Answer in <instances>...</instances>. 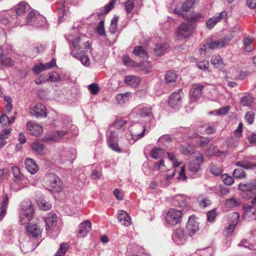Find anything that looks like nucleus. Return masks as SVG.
<instances>
[{"label": "nucleus", "instance_id": "nucleus-1", "mask_svg": "<svg viewBox=\"0 0 256 256\" xmlns=\"http://www.w3.org/2000/svg\"><path fill=\"white\" fill-rule=\"evenodd\" d=\"M66 38L70 44L71 55L80 60L84 66H90V62L88 56L85 54L84 50H80L81 47L79 44L80 38L78 36L70 34L66 36Z\"/></svg>", "mask_w": 256, "mask_h": 256}, {"label": "nucleus", "instance_id": "nucleus-2", "mask_svg": "<svg viewBox=\"0 0 256 256\" xmlns=\"http://www.w3.org/2000/svg\"><path fill=\"white\" fill-rule=\"evenodd\" d=\"M20 218L21 222L29 221L32 216L34 209L32 202L30 200L23 201L20 204Z\"/></svg>", "mask_w": 256, "mask_h": 256}, {"label": "nucleus", "instance_id": "nucleus-3", "mask_svg": "<svg viewBox=\"0 0 256 256\" xmlns=\"http://www.w3.org/2000/svg\"><path fill=\"white\" fill-rule=\"evenodd\" d=\"M46 185L49 190L60 192L62 189V182L60 178L54 174H48L46 176Z\"/></svg>", "mask_w": 256, "mask_h": 256}, {"label": "nucleus", "instance_id": "nucleus-4", "mask_svg": "<svg viewBox=\"0 0 256 256\" xmlns=\"http://www.w3.org/2000/svg\"><path fill=\"white\" fill-rule=\"evenodd\" d=\"M184 93L182 90L180 88L171 93L168 100V104L172 108L178 109L182 106Z\"/></svg>", "mask_w": 256, "mask_h": 256}, {"label": "nucleus", "instance_id": "nucleus-5", "mask_svg": "<svg viewBox=\"0 0 256 256\" xmlns=\"http://www.w3.org/2000/svg\"><path fill=\"white\" fill-rule=\"evenodd\" d=\"M182 214V210L171 208L166 213L165 220L168 224L175 225L181 222Z\"/></svg>", "mask_w": 256, "mask_h": 256}, {"label": "nucleus", "instance_id": "nucleus-6", "mask_svg": "<svg viewBox=\"0 0 256 256\" xmlns=\"http://www.w3.org/2000/svg\"><path fill=\"white\" fill-rule=\"evenodd\" d=\"M238 189L240 190L247 192L250 196L256 195L252 200V204H256V180H253L248 184L240 183L238 185Z\"/></svg>", "mask_w": 256, "mask_h": 256}, {"label": "nucleus", "instance_id": "nucleus-7", "mask_svg": "<svg viewBox=\"0 0 256 256\" xmlns=\"http://www.w3.org/2000/svg\"><path fill=\"white\" fill-rule=\"evenodd\" d=\"M190 198L184 194H178L172 198V204L176 207H179L184 210L189 208Z\"/></svg>", "mask_w": 256, "mask_h": 256}, {"label": "nucleus", "instance_id": "nucleus-8", "mask_svg": "<svg viewBox=\"0 0 256 256\" xmlns=\"http://www.w3.org/2000/svg\"><path fill=\"white\" fill-rule=\"evenodd\" d=\"M174 13L182 16L189 22H198L204 18L202 14L199 12H195L194 11L189 12L188 14H181L180 10L176 8L174 10Z\"/></svg>", "mask_w": 256, "mask_h": 256}, {"label": "nucleus", "instance_id": "nucleus-9", "mask_svg": "<svg viewBox=\"0 0 256 256\" xmlns=\"http://www.w3.org/2000/svg\"><path fill=\"white\" fill-rule=\"evenodd\" d=\"M203 160V156L202 154L199 152L194 153V156L192 157V159L189 163V170L193 172H198Z\"/></svg>", "mask_w": 256, "mask_h": 256}, {"label": "nucleus", "instance_id": "nucleus-10", "mask_svg": "<svg viewBox=\"0 0 256 256\" xmlns=\"http://www.w3.org/2000/svg\"><path fill=\"white\" fill-rule=\"evenodd\" d=\"M192 31V26L187 23H182L178 28L176 34L179 38H186L190 36Z\"/></svg>", "mask_w": 256, "mask_h": 256}, {"label": "nucleus", "instance_id": "nucleus-11", "mask_svg": "<svg viewBox=\"0 0 256 256\" xmlns=\"http://www.w3.org/2000/svg\"><path fill=\"white\" fill-rule=\"evenodd\" d=\"M186 229L188 235L190 236H194L198 230V222L196 220L194 216L192 215L189 216L186 224Z\"/></svg>", "mask_w": 256, "mask_h": 256}, {"label": "nucleus", "instance_id": "nucleus-12", "mask_svg": "<svg viewBox=\"0 0 256 256\" xmlns=\"http://www.w3.org/2000/svg\"><path fill=\"white\" fill-rule=\"evenodd\" d=\"M26 20L28 24L32 21H36L35 24L38 26H43L46 23L45 18L38 14L36 12L34 11H32L29 12L26 18Z\"/></svg>", "mask_w": 256, "mask_h": 256}, {"label": "nucleus", "instance_id": "nucleus-13", "mask_svg": "<svg viewBox=\"0 0 256 256\" xmlns=\"http://www.w3.org/2000/svg\"><path fill=\"white\" fill-rule=\"evenodd\" d=\"M172 240L177 244H184L188 238V235L182 228H177L172 234Z\"/></svg>", "mask_w": 256, "mask_h": 256}, {"label": "nucleus", "instance_id": "nucleus-14", "mask_svg": "<svg viewBox=\"0 0 256 256\" xmlns=\"http://www.w3.org/2000/svg\"><path fill=\"white\" fill-rule=\"evenodd\" d=\"M146 130L144 126L140 124H136L130 130L132 139L137 140L144 136Z\"/></svg>", "mask_w": 256, "mask_h": 256}, {"label": "nucleus", "instance_id": "nucleus-15", "mask_svg": "<svg viewBox=\"0 0 256 256\" xmlns=\"http://www.w3.org/2000/svg\"><path fill=\"white\" fill-rule=\"evenodd\" d=\"M230 38L224 37L218 40H207L206 44L208 48L211 49L220 48L224 46L230 42Z\"/></svg>", "mask_w": 256, "mask_h": 256}, {"label": "nucleus", "instance_id": "nucleus-16", "mask_svg": "<svg viewBox=\"0 0 256 256\" xmlns=\"http://www.w3.org/2000/svg\"><path fill=\"white\" fill-rule=\"evenodd\" d=\"M30 114L36 118H46L47 116L46 108L42 104H37L30 110Z\"/></svg>", "mask_w": 256, "mask_h": 256}, {"label": "nucleus", "instance_id": "nucleus-17", "mask_svg": "<svg viewBox=\"0 0 256 256\" xmlns=\"http://www.w3.org/2000/svg\"><path fill=\"white\" fill-rule=\"evenodd\" d=\"M56 66V60L53 58L48 62L36 64L32 68V72L35 74L38 75L43 70L50 69Z\"/></svg>", "mask_w": 256, "mask_h": 256}, {"label": "nucleus", "instance_id": "nucleus-18", "mask_svg": "<svg viewBox=\"0 0 256 256\" xmlns=\"http://www.w3.org/2000/svg\"><path fill=\"white\" fill-rule=\"evenodd\" d=\"M203 88L202 85L198 84H193L190 92L191 101L196 102L200 98Z\"/></svg>", "mask_w": 256, "mask_h": 256}, {"label": "nucleus", "instance_id": "nucleus-19", "mask_svg": "<svg viewBox=\"0 0 256 256\" xmlns=\"http://www.w3.org/2000/svg\"><path fill=\"white\" fill-rule=\"evenodd\" d=\"M226 13L225 11L220 12L218 14L215 15L206 21V26L208 29H212L218 22L226 18Z\"/></svg>", "mask_w": 256, "mask_h": 256}, {"label": "nucleus", "instance_id": "nucleus-20", "mask_svg": "<svg viewBox=\"0 0 256 256\" xmlns=\"http://www.w3.org/2000/svg\"><path fill=\"white\" fill-rule=\"evenodd\" d=\"M26 130L30 134L36 136L40 135L42 132V127L34 122H28Z\"/></svg>", "mask_w": 256, "mask_h": 256}, {"label": "nucleus", "instance_id": "nucleus-21", "mask_svg": "<svg viewBox=\"0 0 256 256\" xmlns=\"http://www.w3.org/2000/svg\"><path fill=\"white\" fill-rule=\"evenodd\" d=\"M244 220H250L256 218V207L254 206L248 205L242 215Z\"/></svg>", "mask_w": 256, "mask_h": 256}, {"label": "nucleus", "instance_id": "nucleus-22", "mask_svg": "<svg viewBox=\"0 0 256 256\" xmlns=\"http://www.w3.org/2000/svg\"><path fill=\"white\" fill-rule=\"evenodd\" d=\"M26 228L28 234L33 238H37L42 234V228L36 224L30 223Z\"/></svg>", "mask_w": 256, "mask_h": 256}, {"label": "nucleus", "instance_id": "nucleus-23", "mask_svg": "<svg viewBox=\"0 0 256 256\" xmlns=\"http://www.w3.org/2000/svg\"><path fill=\"white\" fill-rule=\"evenodd\" d=\"M91 229V223L89 220H85L82 222L78 227V236L80 238L84 237Z\"/></svg>", "mask_w": 256, "mask_h": 256}, {"label": "nucleus", "instance_id": "nucleus-24", "mask_svg": "<svg viewBox=\"0 0 256 256\" xmlns=\"http://www.w3.org/2000/svg\"><path fill=\"white\" fill-rule=\"evenodd\" d=\"M46 222V230H53L57 224L58 218L56 214H50L44 218Z\"/></svg>", "mask_w": 256, "mask_h": 256}, {"label": "nucleus", "instance_id": "nucleus-25", "mask_svg": "<svg viewBox=\"0 0 256 256\" xmlns=\"http://www.w3.org/2000/svg\"><path fill=\"white\" fill-rule=\"evenodd\" d=\"M230 219L232 220V222L225 228L226 232L228 234L232 232L235 229L238 222L240 214L238 212H234L230 214Z\"/></svg>", "mask_w": 256, "mask_h": 256}, {"label": "nucleus", "instance_id": "nucleus-26", "mask_svg": "<svg viewBox=\"0 0 256 256\" xmlns=\"http://www.w3.org/2000/svg\"><path fill=\"white\" fill-rule=\"evenodd\" d=\"M118 218L119 222L124 226H128L131 224L132 220L128 213L123 210H120L118 212Z\"/></svg>", "mask_w": 256, "mask_h": 256}, {"label": "nucleus", "instance_id": "nucleus-27", "mask_svg": "<svg viewBox=\"0 0 256 256\" xmlns=\"http://www.w3.org/2000/svg\"><path fill=\"white\" fill-rule=\"evenodd\" d=\"M31 148L34 152L40 156H44L46 154V147L42 143L38 141L33 142L30 145Z\"/></svg>", "mask_w": 256, "mask_h": 256}, {"label": "nucleus", "instance_id": "nucleus-28", "mask_svg": "<svg viewBox=\"0 0 256 256\" xmlns=\"http://www.w3.org/2000/svg\"><path fill=\"white\" fill-rule=\"evenodd\" d=\"M12 170L14 176V182L16 184H20L26 180L25 176L21 173L18 166H12Z\"/></svg>", "mask_w": 256, "mask_h": 256}, {"label": "nucleus", "instance_id": "nucleus-29", "mask_svg": "<svg viewBox=\"0 0 256 256\" xmlns=\"http://www.w3.org/2000/svg\"><path fill=\"white\" fill-rule=\"evenodd\" d=\"M242 204L240 198L232 197L227 199L225 202V206L228 210H231L239 206Z\"/></svg>", "mask_w": 256, "mask_h": 256}, {"label": "nucleus", "instance_id": "nucleus-30", "mask_svg": "<svg viewBox=\"0 0 256 256\" xmlns=\"http://www.w3.org/2000/svg\"><path fill=\"white\" fill-rule=\"evenodd\" d=\"M24 164L26 169L32 174L36 173L38 170V166L32 158H26Z\"/></svg>", "mask_w": 256, "mask_h": 256}, {"label": "nucleus", "instance_id": "nucleus-31", "mask_svg": "<svg viewBox=\"0 0 256 256\" xmlns=\"http://www.w3.org/2000/svg\"><path fill=\"white\" fill-rule=\"evenodd\" d=\"M140 78L133 75L127 76L124 79V82L126 84L134 88L140 84Z\"/></svg>", "mask_w": 256, "mask_h": 256}, {"label": "nucleus", "instance_id": "nucleus-32", "mask_svg": "<svg viewBox=\"0 0 256 256\" xmlns=\"http://www.w3.org/2000/svg\"><path fill=\"white\" fill-rule=\"evenodd\" d=\"M135 110L138 112L142 118L150 117L152 116V106H142Z\"/></svg>", "mask_w": 256, "mask_h": 256}, {"label": "nucleus", "instance_id": "nucleus-33", "mask_svg": "<svg viewBox=\"0 0 256 256\" xmlns=\"http://www.w3.org/2000/svg\"><path fill=\"white\" fill-rule=\"evenodd\" d=\"M211 62L215 68L220 70H222L224 68V64L220 55L213 56L211 58Z\"/></svg>", "mask_w": 256, "mask_h": 256}, {"label": "nucleus", "instance_id": "nucleus-34", "mask_svg": "<svg viewBox=\"0 0 256 256\" xmlns=\"http://www.w3.org/2000/svg\"><path fill=\"white\" fill-rule=\"evenodd\" d=\"M216 127V124H213L210 125L208 124L205 128L204 126L200 128V129L198 130V132L202 134H212L215 132Z\"/></svg>", "mask_w": 256, "mask_h": 256}, {"label": "nucleus", "instance_id": "nucleus-35", "mask_svg": "<svg viewBox=\"0 0 256 256\" xmlns=\"http://www.w3.org/2000/svg\"><path fill=\"white\" fill-rule=\"evenodd\" d=\"M38 244H36V246ZM20 248L22 251L24 252H28L30 251H32L36 248V246H34L32 242L31 241H27L25 243H23L21 241H20Z\"/></svg>", "mask_w": 256, "mask_h": 256}, {"label": "nucleus", "instance_id": "nucleus-36", "mask_svg": "<svg viewBox=\"0 0 256 256\" xmlns=\"http://www.w3.org/2000/svg\"><path fill=\"white\" fill-rule=\"evenodd\" d=\"M8 202V198L6 194L3 198L2 204L0 207V221L3 219L6 214Z\"/></svg>", "mask_w": 256, "mask_h": 256}, {"label": "nucleus", "instance_id": "nucleus-37", "mask_svg": "<svg viewBox=\"0 0 256 256\" xmlns=\"http://www.w3.org/2000/svg\"><path fill=\"white\" fill-rule=\"evenodd\" d=\"M132 53L140 58L144 59L148 58V54L146 52L142 46H135L132 51Z\"/></svg>", "mask_w": 256, "mask_h": 256}, {"label": "nucleus", "instance_id": "nucleus-38", "mask_svg": "<svg viewBox=\"0 0 256 256\" xmlns=\"http://www.w3.org/2000/svg\"><path fill=\"white\" fill-rule=\"evenodd\" d=\"M168 47V45L165 42L156 44L154 48V54L158 56L162 55Z\"/></svg>", "mask_w": 256, "mask_h": 256}, {"label": "nucleus", "instance_id": "nucleus-39", "mask_svg": "<svg viewBox=\"0 0 256 256\" xmlns=\"http://www.w3.org/2000/svg\"><path fill=\"white\" fill-rule=\"evenodd\" d=\"M140 68V70L145 74H148L151 72V70L152 68V66L150 62L148 61L142 62L138 63L137 66Z\"/></svg>", "mask_w": 256, "mask_h": 256}, {"label": "nucleus", "instance_id": "nucleus-40", "mask_svg": "<svg viewBox=\"0 0 256 256\" xmlns=\"http://www.w3.org/2000/svg\"><path fill=\"white\" fill-rule=\"evenodd\" d=\"M30 8V6L26 2H21L17 5L16 12L18 15H21Z\"/></svg>", "mask_w": 256, "mask_h": 256}, {"label": "nucleus", "instance_id": "nucleus-41", "mask_svg": "<svg viewBox=\"0 0 256 256\" xmlns=\"http://www.w3.org/2000/svg\"><path fill=\"white\" fill-rule=\"evenodd\" d=\"M132 96V93L127 92L124 94H118L116 96V100L118 104H122L127 102L129 98Z\"/></svg>", "mask_w": 256, "mask_h": 256}, {"label": "nucleus", "instance_id": "nucleus-42", "mask_svg": "<svg viewBox=\"0 0 256 256\" xmlns=\"http://www.w3.org/2000/svg\"><path fill=\"white\" fill-rule=\"evenodd\" d=\"M236 165L246 169H251L256 167V164H253L246 160H238L236 162Z\"/></svg>", "mask_w": 256, "mask_h": 256}, {"label": "nucleus", "instance_id": "nucleus-43", "mask_svg": "<svg viewBox=\"0 0 256 256\" xmlns=\"http://www.w3.org/2000/svg\"><path fill=\"white\" fill-rule=\"evenodd\" d=\"M180 152L184 155L192 154L194 153V146L190 144L181 146Z\"/></svg>", "mask_w": 256, "mask_h": 256}, {"label": "nucleus", "instance_id": "nucleus-44", "mask_svg": "<svg viewBox=\"0 0 256 256\" xmlns=\"http://www.w3.org/2000/svg\"><path fill=\"white\" fill-rule=\"evenodd\" d=\"M164 154V150L158 148H154L150 152V156L155 160H158Z\"/></svg>", "mask_w": 256, "mask_h": 256}, {"label": "nucleus", "instance_id": "nucleus-45", "mask_svg": "<svg viewBox=\"0 0 256 256\" xmlns=\"http://www.w3.org/2000/svg\"><path fill=\"white\" fill-rule=\"evenodd\" d=\"M195 1L193 0H186L182 4V14H188V11L193 8ZM181 14L182 12H181Z\"/></svg>", "mask_w": 256, "mask_h": 256}, {"label": "nucleus", "instance_id": "nucleus-46", "mask_svg": "<svg viewBox=\"0 0 256 256\" xmlns=\"http://www.w3.org/2000/svg\"><path fill=\"white\" fill-rule=\"evenodd\" d=\"M254 102V98L250 95L243 96L240 100V104L244 106H250Z\"/></svg>", "mask_w": 256, "mask_h": 256}, {"label": "nucleus", "instance_id": "nucleus-47", "mask_svg": "<svg viewBox=\"0 0 256 256\" xmlns=\"http://www.w3.org/2000/svg\"><path fill=\"white\" fill-rule=\"evenodd\" d=\"M178 75L174 71H168L165 75V80L167 83H172L176 82Z\"/></svg>", "mask_w": 256, "mask_h": 256}, {"label": "nucleus", "instance_id": "nucleus-48", "mask_svg": "<svg viewBox=\"0 0 256 256\" xmlns=\"http://www.w3.org/2000/svg\"><path fill=\"white\" fill-rule=\"evenodd\" d=\"M118 17L114 16L111 20L109 32L112 34H115L118 31Z\"/></svg>", "mask_w": 256, "mask_h": 256}, {"label": "nucleus", "instance_id": "nucleus-49", "mask_svg": "<svg viewBox=\"0 0 256 256\" xmlns=\"http://www.w3.org/2000/svg\"><path fill=\"white\" fill-rule=\"evenodd\" d=\"M122 60L124 64L127 66L136 67L137 66L138 63H136L132 60L128 56L124 55L122 58Z\"/></svg>", "mask_w": 256, "mask_h": 256}, {"label": "nucleus", "instance_id": "nucleus-50", "mask_svg": "<svg viewBox=\"0 0 256 256\" xmlns=\"http://www.w3.org/2000/svg\"><path fill=\"white\" fill-rule=\"evenodd\" d=\"M242 42L243 48L246 52H250L253 48L251 39L249 38H244Z\"/></svg>", "mask_w": 256, "mask_h": 256}, {"label": "nucleus", "instance_id": "nucleus-51", "mask_svg": "<svg viewBox=\"0 0 256 256\" xmlns=\"http://www.w3.org/2000/svg\"><path fill=\"white\" fill-rule=\"evenodd\" d=\"M68 250V244L66 243H62L60 244V248L55 254L54 256H64Z\"/></svg>", "mask_w": 256, "mask_h": 256}, {"label": "nucleus", "instance_id": "nucleus-52", "mask_svg": "<svg viewBox=\"0 0 256 256\" xmlns=\"http://www.w3.org/2000/svg\"><path fill=\"white\" fill-rule=\"evenodd\" d=\"M42 140L44 142H55L58 141V138H56L54 132H53L45 136Z\"/></svg>", "mask_w": 256, "mask_h": 256}, {"label": "nucleus", "instance_id": "nucleus-53", "mask_svg": "<svg viewBox=\"0 0 256 256\" xmlns=\"http://www.w3.org/2000/svg\"><path fill=\"white\" fill-rule=\"evenodd\" d=\"M96 32L100 36H106V32L104 28V21L103 20H101L99 22L96 27Z\"/></svg>", "mask_w": 256, "mask_h": 256}, {"label": "nucleus", "instance_id": "nucleus-54", "mask_svg": "<svg viewBox=\"0 0 256 256\" xmlns=\"http://www.w3.org/2000/svg\"><path fill=\"white\" fill-rule=\"evenodd\" d=\"M135 0H128L124 2L125 10L128 13L132 12L134 6Z\"/></svg>", "mask_w": 256, "mask_h": 256}, {"label": "nucleus", "instance_id": "nucleus-55", "mask_svg": "<svg viewBox=\"0 0 256 256\" xmlns=\"http://www.w3.org/2000/svg\"><path fill=\"white\" fill-rule=\"evenodd\" d=\"M222 178L224 182L228 186L232 184L234 182L233 178L231 176H228L227 174H223L222 176Z\"/></svg>", "mask_w": 256, "mask_h": 256}, {"label": "nucleus", "instance_id": "nucleus-56", "mask_svg": "<svg viewBox=\"0 0 256 256\" xmlns=\"http://www.w3.org/2000/svg\"><path fill=\"white\" fill-rule=\"evenodd\" d=\"M13 64L12 60L8 58L2 57L0 60V66H10Z\"/></svg>", "mask_w": 256, "mask_h": 256}, {"label": "nucleus", "instance_id": "nucleus-57", "mask_svg": "<svg viewBox=\"0 0 256 256\" xmlns=\"http://www.w3.org/2000/svg\"><path fill=\"white\" fill-rule=\"evenodd\" d=\"M107 136V142L108 143H110V139H111L113 142H118V138L117 134L114 131H111L110 132H108L106 134Z\"/></svg>", "mask_w": 256, "mask_h": 256}, {"label": "nucleus", "instance_id": "nucleus-58", "mask_svg": "<svg viewBox=\"0 0 256 256\" xmlns=\"http://www.w3.org/2000/svg\"><path fill=\"white\" fill-rule=\"evenodd\" d=\"M196 136L200 137V140L198 141L199 146L200 147H204L206 146L210 142V138H208L202 137L196 134H195L194 136L192 138H196Z\"/></svg>", "mask_w": 256, "mask_h": 256}, {"label": "nucleus", "instance_id": "nucleus-59", "mask_svg": "<svg viewBox=\"0 0 256 256\" xmlns=\"http://www.w3.org/2000/svg\"><path fill=\"white\" fill-rule=\"evenodd\" d=\"M234 176L236 178H241L246 177L244 171L242 168H237L233 172Z\"/></svg>", "mask_w": 256, "mask_h": 256}, {"label": "nucleus", "instance_id": "nucleus-60", "mask_svg": "<svg viewBox=\"0 0 256 256\" xmlns=\"http://www.w3.org/2000/svg\"><path fill=\"white\" fill-rule=\"evenodd\" d=\"M196 66L201 70H207L208 68L209 62L207 60L198 62L196 64Z\"/></svg>", "mask_w": 256, "mask_h": 256}, {"label": "nucleus", "instance_id": "nucleus-61", "mask_svg": "<svg viewBox=\"0 0 256 256\" xmlns=\"http://www.w3.org/2000/svg\"><path fill=\"white\" fill-rule=\"evenodd\" d=\"M254 113L252 111H250L246 112L245 114V119L250 124H252L253 123L254 118Z\"/></svg>", "mask_w": 256, "mask_h": 256}, {"label": "nucleus", "instance_id": "nucleus-62", "mask_svg": "<svg viewBox=\"0 0 256 256\" xmlns=\"http://www.w3.org/2000/svg\"><path fill=\"white\" fill-rule=\"evenodd\" d=\"M217 216V212L216 209H214L208 212L207 220L208 222H212Z\"/></svg>", "mask_w": 256, "mask_h": 256}, {"label": "nucleus", "instance_id": "nucleus-63", "mask_svg": "<svg viewBox=\"0 0 256 256\" xmlns=\"http://www.w3.org/2000/svg\"><path fill=\"white\" fill-rule=\"evenodd\" d=\"M60 77L58 73L56 72H52L50 74L49 76H48V81L51 82H56L60 80Z\"/></svg>", "mask_w": 256, "mask_h": 256}, {"label": "nucleus", "instance_id": "nucleus-64", "mask_svg": "<svg viewBox=\"0 0 256 256\" xmlns=\"http://www.w3.org/2000/svg\"><path fill=\"white\" fill-rule=\"evenodd\" d=\"M210 172L214 175L218 176L222 174V170L220 166L215 165H212L210 167Z\"/></svg>", "mask_w": 256, "mask_h": 256}]
</instances>
